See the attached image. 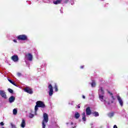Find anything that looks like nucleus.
Segmentation results:
<instances>
[{"mask_svg":"<svg viewBox=\"0 0 128 128\" xmlns=\"http://www.w3.org/2000/svg\"><path fill=\"white\" fill-rule=\"evenodd\" d=\"M38 108H46V104L44 102L40 100L37 101L36 102V106L34 107L35 112H36L38 110Z\"/></svg>","mask_w":128,"mask_h":128,"instance_id":"obj_1","label":"nucleus"},{"mask_svg":"<svg viewBox=\"0 0 128 128\" xmlns=\"http://www.w3.org/2000/svg\"><path fill=\"white\" fill-rule=\"evenodd\" d=\"M44 119L42 122V128H46V124L48 122V114L44 113L43 114Z\"/></svg>","mask_w":128,"mask_h":128,"instance_id":"obj_2","label":"nucleus"},{"mask_svg":"<svg viewBox=\"0 0 128 128\" xmlns=\"http://www.w3.org/2000/svg\"><path fill=\"white\" fill-rule=\"evenodd\" d=\"M104 88L102 87H100L98 90V96L101 102H104Z\"/></svg>","mask_w":128,"mask_h":128,"instance_id":"obj_3","label":"nucleus"},{"mask_svg":"<svg viewBox=\"0 0 128 128\" xmlns=\"http://www.w3.org/2000/svg\"><path fill=\"white\" fill-rule=\"evenodd\" d=\"M17 39L18 40H27L28 36L25 34L19 35L18 36Z\"/></svg>","mask_w":128,"mask_h":128,"instance_id":"obj_4","label":"nucleus"},{"mask_svg":"<svg viewBox=\"0 0 128 128\" xmlns=\"http://www.w3.org/2000/svg\"><path fill=\"white\" fill-rule=\"evenodd\" d=\"M24 92H27V94H34V91H32V89L28 87H26L24 90Z\"/></svg>","mask_w":128,"mask_h":128,"instance_id":"obj_5","label":"nucleus"},{"mask_svg":"<svg viewBox=\"0 0 128 128\" xmlns=\"http://www.w3.org/2000/svg\"><path fill=\"white\" fill-rule=\"evenodd\" d=\"M48 88L50 90L49 96H52L54 94V89H52V84H49Z\"/></svg>","mask_w":128,"mask_h":128,"instance_id":"obj_6","label":"nucleus"},{"mask_svg":"<svg viewBox=\"0 0 128 128\" xmlns=\"http://www.w3.org/2000/svg\"><path fill=\"white\" fill-rule=\"evenodd\" d=\"M25 58H26L27 60H29L30 62L32 61V55L30 53L26 54Z\"/></svg>","mask_w":128,"mask_h":128,"instance_id":"obj_7","label":"nucleus"},{"mask_svg":"<svg viewBox=\"0 0 128 128\" xmlns=\"http://www.w3.org/2000/svg\"><path fill=\"white\" fill-rule=\"evenodd\" d=\"M0 95L2 96L3 98L6 99L8 98L6 97V92L0 90Z\"/></svg>","mask_w":128,"mask_h":128,"instance_id":"obj_8","label":"nucleus"},{"mask_svg":"<svg viewBox=\"0 0 128 128\" xmlns=\"http://www.w3.org/2000/svg\"><path fill=\"white\" fill-rule=\"evenodd\" d=\"M116 98L118 102H119L120 106H124V102L122 101V98L120 96H117Z\"/></svg>","mask_w":128,"mask_h":128,"instance_id":"obj_9","label":"nucleus"},{"mask_svg":"<svg viewBox=\"0 0 128 128\" xmlns=\"http://www.w3.org/2000/svg\"><path fill=\"white\" fill-rule=\"evenodd\" d=\"M12 60L13 62H18V55H14L12 56Z\"/></svg>","mask_w":128,"mask_h":128,"instance_id":"obj_10","label":"nucleus"},{"mask_svg":"<svg viewBox=\"0 0 128 128\" xmlns=\"http://www.w3.org/2000/svg\"><path fill=\"white\" fill-rule=\"evenodd\" d=\"M86 116H90V114H92V110H90V106L86 108Z\"/></svg>","mask_w":128,"mask_h":128,"instance_id":"obj_11","label":"nucleus"},{"mask_svg":"<svg viewBox=\"0 0 128 128\" xmlns=\"http://www.w3.org/2000/svg\"><path fill=\"white\" fill-rule=\"evenodd\" d=\"M16 100V98L14 96H11L9 98L8 102L10 104H12V102H14Z\"/></svg>","mask_w":128,"mask_h":128,"instance_id":"obj_12","label":"nucleus"},{"mask_svg":"<svg viewBox=\"0 0 128 128\" xmlns=\"http://www.w3.org/2000/svg\"><path fill=\"white\" fill-rule=\"evenodd\" d=\"M80 114L78 112H76L74 114V118L76 120L80 118Z\"/></svg>","mask_w":128,"mask_h":128,"instance_id":"obj_13","label":"nucleus"},{"mask_svg":"<svg viewBox=\"0 0 128 128\" xmlns=\"http://www.w3.org/2000/svg\"><path fill=\"white\" fill-rule=\"evenodd\" d=\"M82 119L84 122H86V112H83L82 114Z\"/></svg>","mask_w":128,"mask_h":128,"instance_id":"obj_14","label":"nucleus"},{"mask_svg":"<svg viewBox=\"0 0 128 128\" xmlns=\"http://www.w3.org/2000/svg\"><path fill=\"white\" fill-rule=\"evenodd\" d=\"M107 92H108V94H110V96H112V100H116V98H114V96H112V93L111 92H110L108 90H107Z\"/></svg>","mask_w":128,"mask_h":128,"instance_id":"obj_15","label":"nucleus"},{"mask_svg":"<svg viewBox=\"0 0 128 128\" xmlns=\"http://www.w3.org/2000/svg\"><path fill=\"white\" fill-rule=\"evenodd\" d=\"M21 126L22 128H24V126H26V120H22V122L21 124Z\"/></svg>","mask_w":128,"mask_h":128,"instance_id":"obj_16","label":"nucleus"},{"mask_svg":"<svg viewBox=\"0 0 128 128\" xmlns=\"http://www.w3.org/2000/svg\"><path fill=\"white\" fill-rule=\"evenodd\" d=\"M108 116L109 118H112V116H114V112H110V113H108Z\"/></svg>","mask_w":128,"mask_h":128,"instance_id":"obj_17","label":"nucleus"},{"mask_svg":"<svg viewBox=\"0 0 128 128\" xmlns=\"http://www.w3.org/2000/svg\"><path fill=\"white\" fill-rule=\"evenodd\" d=\"M62 2L60 0H56V1H54L53 3L54 4H60Z\"/></svg>","mask_w":128,"mask_h":128,"instance_id":"obj_18","label":"nucleus"},{"mask_svg":"<svg viewBox=\"0 0 128 128\" xmlns=\"http://www.w3.org/2000/svg\"><path fill=\"white\" fill-rule=\"evenodd\" d=\"M8 80L9 82H10V84H13L14 86H16V83L14 82H12V80H10V79H8Z\"/></svg>","mask_w":128,"mask_h":128,"instance_id":"obj_19","label":"nucleus"},{"mask_svg":"<svg viewBox=\"0 0 128 128\" xmlns=\"http://www.w3.org/2000/svg\"><path fill=\"white\" fill-rule=\"evenodd\" d=\"M92 114L94 115V116H100V114H98V112H92Z\"/></svg>","mask_w":128,"mask_h":128,"instance_id":"obj_20","label":"nucleus"},{"mask_svg":"<svg viewBox=\"0 0 128 128\" xmlns=\"http://www.w3.org/2000/svg\"><path fill=\"white\" fill-rule=\"evenodd\" d=\"M96 82H94V80H92L91 84L92 88H94V86H96Z\"/></svg>","mask_w":128,"mask_h":128,"instance_id":"obj_21","label":"nucleus"},{"mask_svg":"<svg viewBox=\"0 0 128 128\" xmlns=\"http://www.w3.org/2000/svg\"><path fill=\"white\" fill-rule=\"evenodd\" d=\"M16 114H18V110L14 108L13 110V114L16 115Z\"/></svg>","mask_w":128,"mask_h":128,"instance_id":"obj_22","label":"nucleus"},{"mask_svg":"<svg viewBox=\"0 0 128 128\" xmlns=\"http://www.w3.org/2000/svg\"><path fill=\"white\" fill-rule=\"evenodd\" d=\"M8 92H10V94H14V90L10 88H8Z\"/></svg>","mask_w":128,"mask_h":128,"instance_id":"obj_23","label":"nucleus"},{"mask_svg":"<svg viewBox=\"0 0 128 128\" xmlns=\"http://www.w3.org/2000/svg\"><path fill=\"white\" fill-rule=\"evenodd\" d=\"M34 114H32V113L30 114L29 118H34Z\"/></svg>","mask_w":128,"mask_h":128,"instance_id":"obj_24","label":"nucleus"},{"mask_svg":"<svg viewBox=\"0 0 128 128\" xmlns=\"http://www.w3.org/2000/svg\"><path fill=\"white\" fill-rule=\"evenodd\" d=\"M54 88L55 89V92H58V86H56V84L54 86Z\"/></svg>","mask_w":128,"mask_h":128,"instance_id":"obj_25","label":"nucleus"},{"mask_svg":"<svg viewBox=\"0 0 128 128\" xmlns=\"http://www.w3.org/2000/svg\"><path fill=\"white\" fill-rule=\"evenodd\" d=\"M17 76H22V73H20V72H18L17 73Z\"/></svg>","mask_w":128,"mask_h":128,"instance_id":"obj_26","label":"nucleus"},{"mask_svg":"<svg viewBox=\"0 0 128 128\" xmlns=\"http://www.w3.org/2000/svg\"><path fill=\"white\" fill-rule=\"evenodd\" d=\"M11 126L12 128H16V125L14 124H11Z\"/></svg>","mask_w":128,"mask_h":128,"instance_id":"obj_27","label":"nucleus"},{"mask_svg":"<svg viewBox=\"0 0 128 128\" xmlns=\"http://www.w3.org/2000/svg\"><path fill=\"white\" fill-rule=\"evenodd\" d=\"M0 126H4V124L2 122L0 123Z\"/></svg>","mask_w":128,"mask_h":128,"instance_id":"obj_28","label":"nucleus"},{"mask_svg":"<svg viewBox=\"0 0 128 128\" xmlns=\"http://www.w3.org/2000/svg\"><path fill=\"white\" fill-rule=\"evenodd\" d=\"M84 68V66H80V68Z\"/></svg>","mask_w":128,"mask_h":128,"instance_id":"obj_29","label":"nucleus"},{"mask_svg":"<svg viewBox=\"0 0 128 128\" xmlns=\"http://www.w3.org/2000/svg\"><path fill=\"white\" fill-rule=\"evenodd\" d=\"M13 42H18V41L16 40H14Z\"/></svg>","mask_w":128,"mask_h":128,"instance_id":"obj_30","label":"nucleus"},{"mask_svg":"<svg viewBox=\"0 0 128 128\" xmlns=\"http://www.w3.org/2000/svg\"><path fill=\"white\" fill-rule=\"evenodd\" d=\"M114 128H118V126H116V125H114Z\"/></svg>","mask_w":128,"mask_h":128,"instance_id":"obj_31","label":"nucleus"},{"mask_svg":"<svg viewBox=\"0 0 128 128\" xmlns=\"http://www.w3.org/2000/svg\"><path fill=\"white\" fill-rule=\"evenodd\" d=\"M82 98H86V96L84 95L82 96Z\"/></svg>","mask_w":128,"mask_h":128,"instance_id":"obj_32","label":"nucleus"},{"mask_svg":"<svg viewBox=\"0 0 128 128\" xmlns=\"http://www.w3.org/2000/svg\"><path fill=\"white\" fill-rule=\"evenodd\" d=\"M70 124H71V126H72V124H74V122H72Z\"/></svg>","mask_w":128,"mask_h":128,"instance_id":"obj_33","label":"nucleus"},{"mask_svg":"<svg viewBox=\"0 0 128 128\" xmlns=\"http://www.w3.org/2000/svg\"><path fill=\"white\" fill-rule=\"evenodd\" d=\"M68 2V0H67L66 2H65V4H66Z\"/></svg>","mask_w":128,"mask_h":128,"instance_id":"obj_34","label":"nucleus"},{"mask_svg":"<svg viewBox=\"0 0 128 128\" xmlns=\"http://www.w3.org/2000/svg\"><path fill=\"white\" fill-rule=\"evenodd\" d=\"M78 108H80V106H78Z\"/></svg>","mask_w":128,"mask_h":128,"instance_id":"obj_35","label":"nucleus"},{"mask_svg":"<svg viewBox=\"0 0 128 128\" xmlns=\"http://www.w3.org/2000/svg\"><path fill=\"white\" fill-rule=\"evenodd\" d=\"M112 104H114V101L111 102Z\"/></svg>","mask_w":128,"mask_h":128,"instance_id":"obj_36","label":"nucleus"},{"mask_svg":"<svg viewBox=\"0 0 128 128\" xmlns=\"http://www.w3.org/2000/svg\"><path fill=\"white\" fill-rule=\"evenodd\" d=\"M76 126H72V128H75Z\"/></svg>","mask_w":128,"mask_h":128,"instance_id":"obj_37","label":"nucleus"},{"mask_svg":"<svg viewBox=\"0 0 128 128\" xmlns=\"http://www.w3.org/2000/svg\"><path fill=\"white\" fill-rule=\"evenodd\" d=\"M108 104H110V102H108Z\"/></svg>","mask_w":128,"mask_h":128,"instance_id":"obj_38","label":"nucleus"},{"mask_svg":"<svg viewBox=\"0 0 128 128\" xmlns=\"http://www.w3.org/2000/svg\"><path fill=\"white\" fill-rule=\"evenodd\" d=\"M2 128H4V126H2Z\"/></svg>","mask_w":128,"mask_h":128,"instance_id":"obj_39","label":"nucleus"},{"mask_svg":"<svg viewBox=\"0 0 128 128\" xmlns=\"http://www.w3.org/2000/svg\"><path fill=\"white\" fill-rule=\"evenodd\" d=\"M60 0L62 2V0Z\"/></svg>","mask_w":128,"mask_h":128,"instance_id":"obj_40","label":"nucleus"}]
</instances>
